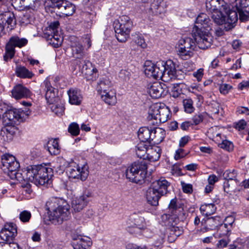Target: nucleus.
<instances>
[{"instance_id":"obj_1","label":"nucleus","mask_w":249,"mask_h":249,"mask_svg":"<svg viewBox=\"0 0 249 249\" xmlns=\"http://www.w3.org/2000/svg\"><path fill=\"white\" fill-rule=\"evenodd\" d=\"M192 34L200 49H206L210 47L212 36L209 31L212 30L213 23L209 17L205 13L200 14L196 20Z\"/></svg>"},{"instance_id":"obj_2","label":"nucleus","mask_w":249,"mask_h":249,"mask_svg":"<svg viewBox=\"0 0 249 249\" xmlns=\"http://www.w3.org/2000/svg\"><path fill=\"white\" fill-rule=\"evenodd\" d=\"M46 206L49 220L53 224H60L70 216V205L63 200L53 199L47 201Z\"/></svg>"},{"instance_id":"obj_3","label":"nucleus","mask_w":249,"mask_h":249,"mask_svg":"<svg viewBox=\"0 0 249 249\" xmlns=\"http://www.w3.org/2000/svg\"><path fill=\"white\" fill-rule=\"evenodd\" d=\"M231 10L228 13V27L227 30H231L234 27L238 18L242 21L249 20V7L246 5V2H243V0H229Z\"/></svg>"},{"instance_id":"obj_4","label":"nucleus","mask_w":249,"mask_h":249,"mask_svg":"<svg viewBox=\"0 0 249 249\" xmlns=\"http://www.w3.org/2000/svg\"><path fill=\"white\" fill-rule=\"evenodd\" d=\"M147 169L146 161L135 162L126 170V178L132 182L142 184L146 178Z\"/></svg>"},{"instance_id":"obj_5","label":"nucleus","mask_w":249,"mask_h":249,"mask_svg":"<svg viewBox=\"0 0 249 249\" xmlns=\"http://www.w3.org/2000/svg\"><path fill=\"white\" fill-rule=\"evenodd\" d=\"M113 25L118 40L125 42L129 37L133 27V22L130 18L123 15L114 21Z\"/></svg>"},{"instance_id":"obj_6","label":"nucleus","mask_w":249,"mask_h":249,"mask_svg":"<svg viewBox=\"0 0 249 249\" xmlns=\"http://www.w3.org/2000/svg\"><path fill=\"white\" fill-rule=\"evenodd\" d=\"M31 111L27 108H13L7 110L3 115V123L6 125H12L17 121L23 122L30 115Z\"/></svg>"},{"instance_id":"obj_7","label":"nucleus","mask_w":249,"mask_h":249,"mask_svg":"<svg viewBox=\"0 0 249 249\" xmlns=\"http://www.w3.org/2000/svg\"><path fill=\"white\" fill-rule=\"evenodd\" d=\"M164 61H159L156 64L151 61H146L144 63V73L147 77L155 79L158 78L162 80L165 68Z\"/></svg>"},{"instance_id":"obj_8","label":"nucleus","mask_w":249,"mask_h":249,"mask_svg":"<svg viewBox=\"0 0 249 249\" xmlns=\"http://www.w3.org/2000/svg\"><path fill=\"white\" fill-rule=\"evenodd\" d=\"M67 173L70 178L80 179L85 180L89 176V167L87 164H77L75 163L73 165L68 167Z\"/></svg>"},{"instance_id":"obj_9","label":"nucleus","mask_w":249,"mask_h":249,"mask_svg":"<svg viewBox=\"0 0 249 249\" xmlns=\"http://www.w3.org/2000/svg\"><path fill=\"white\" fill-rule=\"evenodd\" d=\"M1 168L8 174L12 171L17 170L19 167V163L12 155L5 154L1 157Z\"/></svg>"},{"instance_id":"obj_10","label":"nucleus","mask_w":249,"mask_h":249,"mask_svg":"<svg viewBox=\"0 0 249 249\" xmlns=\"http://www.w3.org/2000/svg\"><path fill=\"white\" fill-rule=\"evenodd\" d=\"M52 169L38 165L36 185H45L51 183L52 176Z\"/></svg>"},{"instance_id":"obj_11","label":"nucleus","mask_w":249,"mask_h":249,"mask_svg":"<svg viewBox=\"0 0 249 249\" xmlns=\"http://www.w3.org/2000/svg\"><path fill=\"white\" fill-rule=\"evenodd\" d=\"M17 227L13 223H6L0 231L1 239L7 242H13L17 236Z\"/></svg>"},{"instance_id":"obj_12","label":"nucleus","mask_w":249,"mask_h":249,"mask_svg":"<svg viewBox=\"0 0 249 249\" xmlns=\"http://www.w3.org/2000/svg\"><path fill=\"white\" fill-rule=\"evenodd\" d=\"M164 63H165L164 65L165 71H164L162 81L168 82L172 79H180V77L178 74L179 71H177L175 63L171 60L164 62Z\"/></svg>"},{"instance_id":"obj_13","label":"nucleus","mask_w":249,"mask_h":249,"mask_svg":"<svg viewBox=\"0 0 249 249\" xmlns=\"http://www.w3.org/2000/svg\"><path fill=\"white\" fill-rule=\"evenodd\" d=\"M91 195L89 191H85L82 195L74 198L72 201V206L74 211L80 212L82 210L88 205Z\"/></svg>"},{"instance_id":"obj_14","label":"nucleus","mask_w":249,"mask_h":249,"mask_svg":"<svg viewBox=\"0 0 249 249\" xmlns=\"http://www.w3.org/2000/svg\"><path fill=\"white\" fill-rule=\"evenodd\" d=\"M81 72L88 80L94 81L98 76V70L89 61H84Z\"/></svg>"},{"instance_id":"obj_15","label":"nucleus","mask_w":249,"mask_h":249,"mask_svg":"<svg viewBox=\"0 0 249 249\" xmlns=\"http://www.w3.org/2000/svg\"><path fill=\"white\" fill-rule=\"evenodd\" d=\"M229 7V5L224 0H206V10L213 13L221 10H226Z\"/></svg>"},{"instance_id":"obj_16","label":"nucleus","mask_w":249,"mask_h":249,"mask_svg":"<svg viewBox=\"0 0 249 249\" xmlns=\"http://www.w3.org/2000/svg\"><path fill=\"white\" fill-rule=\"evenodd\" d=\"M127 225L128 231H130L131 228L142 230L145 229L146 227L144 218L135 213L130 216L127 221Z\"/></svg>"},{"instance_id":"obj_17","label":"nucleus","mask_w":249,"mask_h":249,"mask_svg":"<svg viewBox=\"0 0 249 249\" xmlns=\"http://www.w3.org/2000/svg\"><path fill=\"white\" fill-rule=\"evenodd\" d=\"M230 10H231V5L226 10H221V11H217L213 12L214 14L212 16V18L213 21L218 25L224 24V29L226 31L230 30H227L226 27H228V13Z\"/></svg>"},{"instance_id":"obj_18","label":"nucleus","mask_w":249,"mask_h":249,"mask_svg":"<svg viewBox=\"0 0 249 249\" xmlns=\"http://www.w3.org/2000/svg\"><path fill=\"white\" fill-rule=\"evenodd\" d=\"M0 23L6 26L9 31L13 29L16 25V20L13 13L8 11L0 15Z\"/></svg>"},{"instance_id":"obj_19","label":"nucleus","mask_w":249,"mask_h":249,"mask_svg":"<svg viewBox=\"0 0 249 249\" xmlns=\"http://www.w3.org/2000/svg\"><path fill=\"white\" fill-rule=\"evenodd\" d=\"M12 96L17 100L30 97L32 92L27 88L21 84H17L11 90Z\"/></svg>"},{"instance_id":"obj_20","label":"nucleus","mask_w":249,"mask_h":249,"mask_svg":"<svg viewBox=\"0 0 249 249\" xmlns=\"http://www.w3.org/2000/svg\"><path fill=\"white\" fill-rule=\"evenodd\" d=\"M42 88L45 91V98L48 103L53 104L55 101V89L53 88L49 80L46 79L41 85Z\"/></svg>"},{"instance_id":"obj_21","label":"nucleus","mask_w":249,"mask_h":249,"mask_svg":"<svg viewBox=\"0 0 249 249\" xmlns=\"http://www.w3.org/2000/svg\"><path fill=\"white\" fill-rule=\"evenodd\" d=\"M170 185V183L164 178H160L159 179L154 181L151 185L162 196L167 193L168 188Z\"/></svg>"},{"instance_id":"obj_22","label":"nucleus","mask_w":249,"mask_h":249,"mask_svg":"<svg viewBox=\"0 0 249 249\" xmlns=\"http://www.w3.org/2000/svg\"><path fill=\"white\" fill-rule=\"evenodd\" d=\"M71 47L72 54L76 59H83L87 53L88 50L80 42L73 43Z\"/></svg>"},{"instance_id":"obj_23","label":"nucleus","mask_w":249,"mask_h":249,"mask_svg":"<svg viewBox=\"0 0 249 249\" xmlns=\"http://www.w3.org/2000/svg\"><path fill=\"white\" fill-rule=\"evenodd\" d=\"M153 187H150L146 192V198L148 203L152 206H157L159 204V200L162 196Z\"/></svg>"},{"instance_id":"obj_24","label":"nucleus","mask_w":249,"mask_h":249,"mask_svg":"<svg viewBox=\"0 0 249 249\" xmlns=\"http://www.w3.org/2000/svg\"><path fill=\"white\" fill-rule=\"evenodd\" d=\"M100 94L101 99L106 104L110 106H114L117 103L116 92L114 89L100 92Z\"/></svg>"},{"instance_id":"obj_25","label":"nucleus","mask_w":249,"mask_h":249,"mask_svg":"<svg viewBox=\"0 0 249 249\" xmlns=\"http://www.w3.org/2000/svg\"><path fill=\"white\" fill-rule=\"evenodd\" d=\"M69 103L71 105H79L82 102L83 97L80 90L76 89H71L68 91Z\"/></svg>"},{"instance_id":"obj_26","label":"nucleus","mask_w":249,"mask_h":249,"mask_svg":"<svg viewBox=\"0 0 249 249\" xmlns=\"http://www.w3.org/2000/svg\"><path fill=\"white\" fill-rule=\"evenodd\" d=\"M92 244V241L89 237L80 236L74 243L73 249H89Z\"/></svg>"},{"instance_id":"obj_27","label":"nucleus","mask_w":249,"mask_h":249,"mask_svg":"<svg viewBox=\"0 0 249 249\" xmlns=\"http://www.w3.org/2000/svg\"><path fill=\"white\" fill-rule=\"evenodd\" d=\"M57 12L64 16H70L75 11V6L68 1H64L58 8Z\"/></svg>"},{"instance_id":"obj_28","label":"nucleus","mask_w":249,"mask_h":249,"mask_svg":"<svg viewBox=\"0 0 249 249\" xmlns=\"http://www.w3.org/2000/svg\"><path fill=\"white\" fill-rule=\"evenodd\" d=\"M38 165L29 166L23 169L24 178L27 181H31L36 184V175L37 174Z\"/></svg>"},{"instance_id":"obj_29","label":"nucleus","mask_w":249,"mask_h":249,"mask_svg":"<svg viewBox=\"0 0 249 249\" xmlns=\"http://www.w3.org/2000/svg\"><path fill=\"white\" fill-rule=\"evenodd\" d=\"M167 7L164 0H153L150 4V9L153 14H160L163 13Z\"/></svg>"},{"instance_id":"obj_30","label":"nucleus","mask_w":249,"mask_h":249,"mask_svg":"<svg viewBox=\"0 0 249 249\" xmlns=\"http://www.w3.org/2000/svg\"><path fill=\"white\" fill-rule=\"evenodd\" d=\"M148 92L153 98H159L164 92V90L160 83L156 82L150 85L148 88Z\"/></svg>"},{"instance_id":"obj_31","label":"nucleus","mask_w":249,"mask_h":249,"mask_svg":"<svg viewBox=\"0 0 249 249\" xmlns=\"http://www.w3.org/2000/svg\"><path fill=\"white\" fill-rule=\"evenodd\" d=\"M187 216V212L180 206L177 210L169 214V219H173V221L177 223L179 221H183L186 219Z\"/></svg>"},{"instance_id":"obj_32","label":"nucleus","mask_w":249,"mask_h":249,"mask_svg":"<svg viewBox=\"0 0 249 249\" xmlns=\"http://www.w3.org/2000/svg\"><path fill=\"white\" fill-rule=\"evenodd\" d=\"M165 136V131L160 127H155L152 129L151 142L158 144L161 142Z\"/></svg>"},{"instance_id":"obj_33","label":"nucleus","mask_w":249,"mask_h":249,"mask_svg":"<svg viewBox=\"0 0 249 249\" xmlns=\"http://www.w3.org/2000/svg\"><path fill=\"white\" fill-rule=\"evenodd\" d=\"M15 73L18 77L23 79H31L35 75L32 71L25 67L19 65L16 67Z\"/></svg>"},{"instance_id":"obj_34","label":"nucleus","mask_w":249,"mask_h":249,"mask_svg":"<svg viewBox=\"0 0 249 249\" xmlns=\"http://www.w3.org/2000/svg\"><path fill=\"white\" fill-rule=\"evenodd\" d=\"M194 39L190 37H185L180 39L178 41V46L183 47L186 49L195 51L196 47V44H197L194 35L192 34Z\"/></svg>"},{"instance_id":"obj_35","label":"nucleus","mask_w":249,"mask_h":249,"mask_svg":"<svg viewBox=\"0 0 249 249\" xmlns=\"http://www.w3.org/2000/svg\"><path fill=\"white\" fill-rule=\"evenodd\" d=\"M46 149L52 155L59 154L60 152V147L59 145L58 140L55 139L49 140L47 144Z\"/></svg>"},{"instance_id":"obj_36","label":"nucleus","mask_w":249,"mask_h":249,"mask_svg":"<svg viewBox=\"0 0 249 249\" xmlns=\"http://www.w3.org/2000/svg\"><path fill=\"white\" fill-rule=\"evenodd\" d=\"M152 129L147 127H141L138 132V138L142 142H151Z\"/></svg>"},{"instance_id":"obj_37","label":"nucleus","mask_w":249,"mask_h":249,"mask_svg":"<svg viewBox=\"0 0 249 249\" xmlns=\"http://www.w3.org/2000/svg\"><path fill=\"white\" fill-rule=\"evenodd\" d=\"M160 106L158 104H155L150 106L148 111V115L147 118L149 121H152L153 119L155 121L153 122H151V124H158V117H156L159 116V112H160Z\"/></svg>"},{"instance_id":"obj_38","label":"nucleus","mask_w":249,"mask_h":249,"mask_svg":"<svg viewBox=\"0 0 249 249\" xmlns=\"http://www.w3.org/2000/svg\"><path fill=\"white\" fill-rule=\"evenodd\" d=\"M14 6H18V2L22 1L23 6L29 9L36 10L39 6L40 1L38 0H11Z\"/></svg>"},{"instance_id":"obj_39","label":"nucleus","mask_w":249,"mask_h":249,"mask_svg":"<svg viewBox=\"0 0 249 249\" xmlns=\"http://www.w3.org/2000/svg\"><path fill=\"white\" fill-rule=\"evenodd\" d=\"M235 218L232 215H229L225 219V222L220 224V229H225L224 232L222 233L223 235H227L231 231L233 223L234 222Z\"/></svg>"},{"instance_id":"obj_40","label":"nucleus","mask_w":249,"mask_h":249,"mask_svg":"<svg viewBox=\"0 0 249 249\" xmlns=\"http://www.w3.org/2000/svg\"><path fill=\"white\" fill-rule=\"evenodd\" d=\"M216 210V207L213 203L204 204L200 207L201 213L207 216L213 214Z\"/></svg>"},{"instance_id":"obj_41","label":"nucleus","mask_w":249,"mask_h":249,"mask_svg":"<svg viewBox=\"0 0 249 249\" xmlns=\"http://www.w3.org/2000/svg\"><path fill=\"white\" fill-rule=\"evenodd\" d=\"M178 54L183 60H187L194 55V51L178 46L177 48Z\"/></svg>"},{"instance_id":"obj_42","label":"nucleus","mask_w":249,"mask_h":249,"mask_svg":"<svg viewBox=\"0 0 249 249\" xmlns=\"http://www.w3.org/2000/svg\"><path fill=\"white\" fill-rule=\"evenodd\" d=\"M160 149L159 147H156L155 149H151L148 150L146 156H145V159L146 158L150 161H156L159 160L160 157Z\"/></svg>"},{"instance_id":"obj_43","label":"nucleus","mask_w":249,"mask_h":249,"mask_svg":"<svg viewBox=\"0 0 249 249\" xmlns=\"http://www.w3.org/2000/svg\"><path fill=\"white\" fill-rule=\"evenodd\" d=\"M237 172L235 170H227L223 173V177L226 180L233 182L236 185H238L239 181L236 178Z\"/></svg>"},{"instance_id":"obj_44","label":"nucleus","mask_w":249,"mask_h":249,"mask_svg":"<svg viewBox=\"0 0 249 249\" xmlns=\"http://www.w3.org/2000/svg\"><path fill=\"white\" fill-rule=\"evenodd\" d=\"M97 89L98 91L100 92L109 90L113 89L111 86V83L109 79L103 78L98 83Z\"/></svg>"},{"instance_id":"obj_45","label":"nucleus","mask_w":249,"mask_h":249,"mask_svg":"<svg viewBox=\"0 0 249 249\" xmlns=\"http://www.w3.org/2000/svg\"><path fill=\"white\" fill-rule=\"evenodd\" d=\"M160 112H159V116H158V124L165 123L167 121L170 115L169 109L165 106H163V107L160 106ZM156 117H157V116Z\"/></svg>"},{"instance_id":"obj_46","label":"nucleus","mask_w":249,"mask_h":249,"mask_svg":"<svg viewBox=\"0 0 249 249\" xmlns=\"http://www.w3.org/2000/svg\"><path fill=\"white\" fill-rule=\"evenodd\" d=\"M184 111L187 113H192L195 110L194 102L191 98H186L182 101Z\"/></svg>"},{"instance_id":"obj_47","label":"nucleus","mask_w":249,"mask_h":249,"mask_svg":"<svg viewBox=\"0 0 249 249\" xmlns=\"http://www.w3.org/2000/svg\"><path fill=\"white\" fill-rule=\"evenodd\" d=\"M8 175L12 179H15L19 182L23 180H26L24 178L25 177L23 175V170L21 172L17 171V170L12 171L10 173H8Z\"/></svg>"},{"instance_id":"obj_48","label":"nucleus","mask_w":249,"mask_h":249,"mask_svg":"<svg viewBox=\"0 0 249 249\" xmlns=\"http://www.w3.org/2000/svg\"><path fill=\"white\" fill-rule=\"evenodd\" d=\"M68 162L63 157H59L56 159L54 167L62 172L68 167Z\"/></svg>"},{"instance_id":"obj_49","label":"nucleus","mask_w":249,"mask_h":249,"mask_svg":"<svg viewBox=\"0 0 249 249\" xmlns=\"http://www.w3.org/2000/svg\"><path fill=\"white\" fill-rule=\"evenodd\" d=\"M237 186L233 182L226 180L224 182L223 188L225 192L231 194L232 192L235 193L236 192Z\"/></svg>"},{"instance_id":"obj_50","label":"nucleus","mask_w":249,"mask_h":249,"mask_svg":"<svg viewBox=\"0 0 249 249\" xmlns=\"http://www.w3.org/2000/svg\"><path fill=\"white\" fill-rule=\"evenodd\" d=\"M148 150L143 143H140L136 147V153L138 157L145 159V154L147 153Z\"/></svg>"},{"instance_id":"obj_51","label":"nucleus","mask_w":249,"mask_h":249,"mask_svg":"<svg viewBox=\"0 0 249 249\" xmlns=\"http://www.w3.org/2000/svg\"><path fill=\"white\" fill-rule=\"evenodd\" d=\"M9 41L10 43H12L15 47L17 46L21 47L25 45L27 43V40L24 38H19L17 36H13L11 37Z\"/></svg>"},{"instance_id":"obj_52","label":"nucleus","mask_w":249,"mask_h":249,"mask_svg":"<svg viewBox=\"0 0 249 249\" xmlns=\"http://www.w3.org/2000/svg\"><path fill=\"white\" fill-rule=\"evenodd\" d=\"M182 86L181 83H174L172 85L171 92L172 96L174 98H177L181 93Z\"/></svg>"},{"instance_id":"obj_53","label":"nucleus","mask_w":249,"mask_h":249,"mask_svg":"<svg viewBox=\"0 0 249 249\" xmlns=\"http://www.w3.org/2000/svg\"><path fill=\"white\" fill-rule=\"evenodd\" d=\"M133 40L134 42L142 48H146L147 44L142 35L136 34L134 36Z\"/></svg>"},{"instance_id":"obj_54","label":"nucleus","mask_w":249,"mask_h":249,"mask_svg":"<svg viewBox=\"0 0 249 249\" xmlns=\"http://www.w3.org/2000/svg\"><path fill=\"white\" fill-rule=\"evenodd\" d=\"M53 34L49 35V38L54 47H58L62 43V38L56 32L52 33Z\"/></svg>"},{"instance_id":"obj_55","label":"nucleus","mask_w":249,"mask_h":249,"mask_svg":"<svg viewBox=\"0 0 249 249\" xmlns=\"http://www.w3.org/2000/svg\"><path fill=\"white\" fill-rule=\"evenodd\" d=\"M207 229L210 230H215L218 227L219 223L217 218L211 217L208 218L206 222Z\"/></svg>"},{"instance_id":"obj_56","label":"nucleus","mask_w":249,"mask_h":249,"mask_svg":"<svg viewBox=\"0 0 249 249\" xmlns=\"http://www.w3.org/2000/svg\"><path fill=\"white\" fill-rule=\"evenodd\" d=\"M69 132L73 136H77L80 133L79 126L76 123H71L68 127Z\"/></svg>"},{"instance_id":"obj_57","label":"nucleus","mask_w":249,"mask_h":249,"mask_svg":"<svg viewBox=\"0 0 249 249\" xmlns=\"http://www.w3.org/2000/svg\"><path fill=\"white\" fill-rule=\"evenodd\" d=\"M51 109L52 111L58 116L62 115L64 112V107L60 104H51Z\"/></svg>"},{"instance_id":"obj_58","label":"nucleus","mask_w":249,"mask_h":249,"mask_svg":"<svg viewBox=\"0 0 249 249\" xmlns=\"http://www.w3.org/2000/svg\"><path fill=\"white\" fill-rule=\"evenodd\" d=\"M19 218L21 222L23 223L28 222L31 218V213L29 211H23L20 213Z\"/></svg>"},{"instance_id":"obj_59","label":"nucleus","mask_w":249,"mask_h":249,"mask_svg":"<svg viewBox=\"0 0 249 249\" xmlns=\"http://www.w3.org/2000/svg\"><path fill=\"white\" fill-rule=\"evenodd\" d=\"M231 89H232V86L226 83L220 84L219 87V91L223 95L227 94Z\"/></svg>"},{"instance_id":"obj_60","label":"nucleus","mask_w":249,"mask_h":249,"mask_svg":"<svg viewBox=\"0 0 249 249\" xmlns=\"http://www.w3.org/2000/svg\"><path fill=\"white\" fill-rule=\"evenodd\" d=\"M219 146L220 148L227 151H230L233 149V145L231 142L227 140H223Z\"/></svg>"},{"instance_id":"obj_61","label":"nucleus","mask_w":249,"mask_h":249,"mask_svg":"<svg viewBox=\"0 0 249 249\" xmlns=\"http://www.w3.org/2000/svg\"><path fill=\"white\" fill-rule=\"evenodd\" d=\"M179 207H180V206H178L177 204V199L176 198L171 199L168 205V208L170 213V214L177 210Z\"/></svg>"},{"instance_id":"obj_62","label":"nucleus","mask_w":249,"mask_h":249,"mask_svg":"<svg viewBox=\"0 0 249 249\" xmlns=\"http://www.w3.org/2000/svg\"><path fill=\"white\" fill-rule=\"evenodd\" d=\"M130 75V72L126 70H121L118 74V76L120 79L125 81L129 80Z\"/></svg>"},{"instance_id":"obj_63","label":"nucleus","mask_w":249,"mask_h":249,"mask_svg":"<svg viewBox=\"0 0 249 249\" xmlns=\"http://www.w3.org/2000/svg\"><path fill=\"white\" fill-rule=\"evenodd\" d=\"M91 36L89 35H85L82 38V42L84 46L87 50H88L91 46Z\"/></svg>"},{"instance_id":"obj_64","label":"nucleus","mask_w":249,"mask_h":249,"mask_svg":"<svg viewBox=\"0 0 249 249\" xmlns=\"http://www.w3.org/2000/svg\"><path fill=\"white\" fill-rule=\"evenodd\" d=\"M203 116L201 113L195 115L192 118L193 125H197L202 122Z\"/></svg>"}]
</instances>
